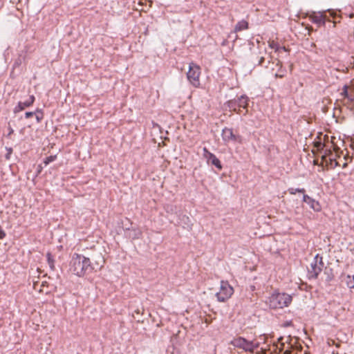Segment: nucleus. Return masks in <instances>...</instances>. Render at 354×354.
Returning a JSON list of instances; mask_svg holds the SVG:
<instances>
[{"label":"nucleus","instance_id":"1","mask_svg":"<svg viewBox=\"0 0 354 354\" xmlns=\"http://www.w3.org/2000/svg\"><path fill=\"white\" fill-rule=\"evenodd\" d=\"M71 271L78 277H82L93 270L89 258L82 254L75 253L70 262Z\"/></svg>","mask_w":354,"mask_h":354},{"label":"nucleus","instance_id":"2","mask_svg":"<svg viewBox=\"0 0 354 354\" xmlns=\"http://www.w3.org/2000/svg\"><path fill=\"white\" fill-rule=\"evenodd\" d=\"M292 297L291 295L274 290L268 298L266 303L268 304L270 308L278 309L288 306L292 302Z\"/></svg>","mask_w":354,"mask_h":354},{"label":"nucleus","instance_id":"3","mask_svg":"<svg viewBox=\"0 0 354 354\" xmlns=\"http://www.w3.org/2000/svg\"><path fill=\"white\" fill-rule=\"evenodd\" d=\"M249 104V97L246 95H241L237 98L227 101L224 106L227 107L230 111H236L237 108H243L245 110L243 115L248 113V106Z\"/></svg>","mask_w":354,"mask_h":354},{"label":"nucleus","instance_id":"4","mask_svg":"<svg viewBox=\"0 0 354 354\" xmlns=\"http://www.w3.org/2000/svg\"><path fill=\"white\" fill-rule=\"evenodd\" d=\"M234 292L233 288L227 281H221V287L219 292L216 293V297L220 302H225L231 297Z\"/></svg>","mask_w":354,"mask_h":354},{"label":"nucleus","instance_id":"5","mask_svg":"<svg viewBox=\"0 0 354 354\" xmlns=\"http://www.w3.org/2000/svg\"><path fill=\"white\" fill-rule=\"evenodd\" d=\"M200 67L194 63H191L187 73V77L189 82L195 87H198L200 85Z\"/></svg>","mask_w":354,"mask_h":354},{"label":"nucleus","instance_id":"6","mask_svg":"<svg viewBox=\"0 0 354 354\" xmlns=\"http://www.w3.org/2000/svg\"><path fill=\"white\" fill-rule=\"evenodd\" d=\"M221 137L224 142H242V137L240 135H236L232 128L225 127L222 130Z\"/></svg>","mask_w":354,"mask_h":354},{"label":"nucleus","instance_id":"7","mask_svg":"<svg viewBox=\"0 0 354 354\" xmlns=\"http://www.w3.org/2000/svg\"><path fill=\"white\" fill-rule=\"evenodd\" d=\"M203 151V156L206 159L207 164L214 166L218 170L221 171L223 169V165L216 155L210 152L206 147H204Z\"/></svg>","mask_w":354,"mask_h":354},{"label":"nucleus","instance_id":"8","mask_svg":"<svg viewBox=\"0 0 354 354\" xmlns=\"http://www.w3.org/2000/svg\"><path fill=\"white\" fill-rule=\"evenodd\" d=\"M318 258H319V254H317L314 257L313 261L310 263V268L308 270V277L309 279H317L323 269L322 266L317 265Z\"/></svg>","mask_w":354,"mask_h":354},{"label":"nucleus","instance_id":"9","mask_svg":"<svg viewBox=\"0 0 354 354\" xmlns=\"http://www.w3.org/2000/svg\"><path fill=\"white\" fill-rule=\"evenodd\" d=\"M230 344L236 348L243 350L245 352L250 353V341L243 337H238L233 339Z\"/></svg>","mask_w":354,"mask_h":354},{"label":"nucleus","instance_id":"10","mask_svg":"<svg viewBox=\"0 0 354 354\" xmlns=\"http://www.w3.org/2000/svg\"><path fill=\"white\" fill-rule=\"evenodd\" d=\"M283 337H280L278 338V342L280 343L281 347L279 348L280 351H283V354H292V348L294 345L290 342L291 341V337L289 336L286 338V342H283Z\"/></svg>","mask_w":354,"mask_h":354},{"label":"nucleus","instance_id":"11","mask_svg":"<svg viewBox=\"0 0 354 354\" xmlns=\"http://www.w3.org/2000/svg\"><path fill=\"white\" fill-rule=\"evenodd\" d=\"M308 17L313 23L317 24L318 26H325V16L322 13L313 12L311 14H308Z\"/></svg>","mask_w":354,"mask_h":354},{"label":"nucleus","instance_id":"12","mask_svg":"<svg viewBox=\"0 0 354 354\" xmlns=\"http://www.w3.org/2000/svg\"><path fill=\"white\" fill-rule=\"evenodd\" d=\"M302 201L303 202L308 204L310 206V207L315 212H318L321 211L322 207L320 203L317 201H315L314 198L309 196L308 195L304 194Z\"/></svg>","mask_w":354,"mask_h":354},{"label":"nucleus","instance_id":"13","mask_svg":"<svg viewBox=\"0 0 354 354\" xmlns=\"http://www.w3.org/2000/svg\"><path fill=\"white\" fill-rule=\"evenodd\" d=\"M142 232L139 227H133L129 232L124 234V236L131 240L139 239L142 237Z\"/></svg>","mask_w":354,"mask_h":354},{"label":"nucleus","instance_id":"14","mask_svg":"<svg viewBox=\"0 0 354 354\" xmlns=\"http://www.w3.org/2000/svg\"><path fill=\"white\" fill-rule=\"evenodd\" d=\"M21 60L20 57L15 60L12 66V69L10 72V76L12 77H16L20 75L22 73V67L21 66Z\"/></svg>","mask_w":354,"mask_h":354},{"label":"nucleus","instance_id":"15","mask_svg":"<svg viewBox=\"0 0 354 354\" xmlns=\"http://www.w3.org/2000/svg\"><path fill=\"white\" fill-rule=\"evenodd\" d=\"M26 118H35V121L37 122H39L43 118V113L42 111L37 109L35 111H27L25 113Z\"/></svg>","mask_w":354,"mask_h":354},{"label":"nucleus","instance_id":"16","mask_svg":"<svg viewBox=\"0 0 354 354\" xmlns=\"http://www.w3.org/2000/svg\"><path fill=\"white\" fill-rule=\"evenodd\" d=\"M178 219L180 223L184 228H191L192 223L189 216L185 214H179Z\"/></svg>","mask_w":354,"mask_h":354},{"label":"nucleus","instance_id":"17","mask_svg":"<svg viewBox=\"0 0 354 354\" xmlns=\"http://www.w3.org/2000/svg\"><path fill=\"white\" fill-rule=\"evenodd\" d=\"M249 28V24L247 21L243 19L239 21L234 27V32H240Z\"/></svg>","mask_w":354,"mask_h":354},{"label":"nucleus","instance_id":"18","mask_svg":"<svg viewBox=\"0 0 354 354\" xmlns=\"http://www.w3.org/2000/svg\"><path fill=\"white\" fill-rule=\"evenodd\" d=\"M46 258H47V262L49 266V268H50V270H54L55 268V260H54L53 257L51 254V253L48 252L46 254Z\"/></svg>","mask_w":354,"mask_h":354},{"label":"nucleus","instance_id":"19","mask_svg":"<svg viewBox=\"0 0 354 354\" xmlns=\"http://www.w3.org/2000/svg\"><path fill=\"white\" fill-rule=\"evenodd\" d=\"M324 274L326 275V281L327 282L331 281L333 279V278H334V275L333 274L332 268H326V269L324 270Z\"/></svg>","mask_w":354,"mask_h":354},{"label":"nucleus","instance_id":"20","mask_svg":"<svg viewBox=\"0 0 354 354\" xmlns=\"http://www.w3.org/2000/svg\"><path fill=\"white\" fill-rule=\"evenodd\" d=\"M345 282L348 288L352 289L354 288V277L347 275L345 279Z\"/></svg>","mask_w":354,"mask_h":354},{"label":"nucleus","instance_id":"21","mask_svg":"<svg viewBox=\"0 0 354 354\" xmlns=\"http://www.w3.org/2000/svg\"><path fill=\"white\" fill-rule=\"evenodd\" d=\"M126 221L127 222V223H125L124 224L122 223V229H123V231H124V233L125 234L126 232H129V230H131L133 227V223L132 222L130 221L129 219L128 218H126Z\"/></svg>","mask_w":354,"mask_h":354},{"label":"nucleus","instance_id":"22","mask_svg":"<svg viewBox=\"0 0 354 354\" xmlns=\"http://www.w3.org/2000/svg\"><path fill=\"white\" fill-rule=\"evenodd\" d=\"M305 189L304 188H293V187H290L288 189V192L293 195V194H295L296 193H302L304 194H305Z\"/></svg>","mask_w":354,"mask_h":354},{"label":"nucleus","instance_id":"23","mask_svg":"<svg viewBox=\"0 0 354 354\" xmlns=\"http://www.w3.org/2000/svg\"><path fill=\"white\" fill-rule=\"evenodd\" d=\"M260 346V342L255 340L250 341V353H253Z\"/></svg>","mask_w":354,"mask_h":354},{"label":"nucleus","instance_id":"24","mask_svg":"<svg viewBox=\"0 0 354 354\" xmlns=\"http://www.w3.org/2000/svg\"><path fill=\"white\" fill-rule=\"evenodd\" d=\"M35 96L33 95H30L28 99L24 102V109L25 107H28L31 104H32V103L35 101Z\"/></svg>","mask_w":354,"mask_h":354},{"label":"nucleus","instance_id":"25","mask_svg":"<svg viewBox=\"0 0 354 354\" xmlns=\"http://www.w3.org/2000/svg\"><path fill=\"white\" fill-rule=\"evenodd\" d=\"M57 158V156L56 155H51V156H47L44 160V163L45 165V166L48 165L49 163L55 161Z\"/></svg>","mask_w":354,"mask_h":354},{"label":"nucleus","instance_id":"26","mask_svg":"<svg viewBox=\"0 0 354 354\" xmlns=\"http://www.w3.org/2000/svg\"><path fill=\"white\" fill-rule=\"evenodd\" d=\"M348 86L346 84L342 88V92L341 93V95L344 96V97H348V95H350L348 91Z\"/></svg>","mask_w":354,"mask_h":354},{"label":"nucleus","instance_id":"27","mask_svg":"<svg viewBox=\"0 0 354 354\" xmlns=\"http://www.w3.org/2000/svg\"><path fill=\"white\" fill-rule=\"evenodd\" d=\"M22 111V102H19L18 104L14 109L15 113H19Z\"/></svg>","mask_w":354,"mask_h":354},{"label":"nucleus","instance_id":"28","mask_svg":"<svg viewBox=\"0 0 354 354\" xmlns=\"http://www.w3.org/2000/svg\"><path fill=\"white\" fill-rule=\"evenodd\" d=\"M329 160H330V164L331 167H336L339 166V162L337 161H336L334 158H330Z\"/></svg>","mask_w":354,"mask_h":354},{"label":"nucleus","instance_id":"29","mask_svg":"<svg viewBox=\"0 0 354 354\" xmlns=\"http://www.w3.org/2000/svg\"><path fill=\"white\" fill-rule=\"evenodd\" d=\"M176 207L174 205H168L166 208L167 212L174 213L176 211Z\"/></svg>","mask_w":354,"mask_h":354},{"label":"nucleus","instance_id":"30","mask_svg":"<svg viewBox=\"0 0 354 354\" xmlns=\"http://www.w3.org/2000/svg\"><path fill=\"white\" fill-rule=\"evenodd\" d=\"M6 234L2 227L0 225V240L6 237Z\"/></svg>","mask_w":354,"mask_h":354},{"label":"nucleus","instance_id":"31","mask_svg":"<svg viewBox=\"0 0 354 354\" xmlns=\"http://www.w3.org/2000/svg\"><path fill=\"white\" fill-rule=\"evenodd\" d=\"M317 265L322 266V268L324 267L323 258L321 256L317 259Z\"/></svg>","mask_w":354,"mask_h":354},{"label":"nucleus","instance_id":"32","mask_svg":"<svg viewBox=\"0 0 354 354\" xmlns=\"http://www.w3.org/2000/svg\"><path fill=\"white\" fill-rule=\"evenodd\" d=\"M281 50L286 51L287 50H286V47H284V46H283V47L279 46L276 48V51L281 52Z\"/></svg>","mask_w":354,"mask_h":354},{"label":"nucleus","instance_id":"33","mask_svg":"<svg viewBox=\"0 0 354 354\" xmlns=\"http://www.w3.org/2000/svg\"><path fill=\"white\" fill-rule=\"evenodd\" d=\"M264 60H265V58H264L263 57H261L259 59V60L258 65H259V66H263V65Z\"/></svg>","mask_w":354,"mask_h":354},{"label":"nucleus","instance_id":"34","mask_svg":"<svg viewBox=\"0 0 354 354\" xmlns=\"http://www.w3.org/2000/svg\"><path fill=\"white\" fill-rule=\"evenodd\" d=\"M348 100L351 102H354V95H349L348 97H346Z\"/></svg>","mask_w":354,"mask_h":354},{"label":"nucleus","instance_id":"35","mask_svg":"<svg viewBox=\"0 0 354 354\" xmlns=\"http://www.w3.org/2000/svg\"><path fill=\"white\" fill-rule=\"evenodd\" d=\"M236 113L238 114H243L244 112H243V111L241 109V108H237L236 109V111H235Z\"/></svg>","mask_w":354,"mask_h":354}]
</instances>
